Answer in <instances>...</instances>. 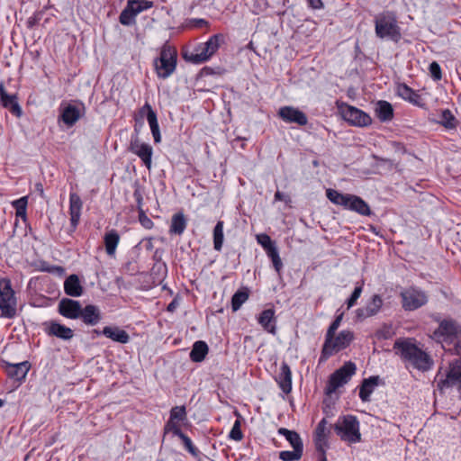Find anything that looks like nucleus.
Segmentation results:
<instances>
[{
	"instance_id": "obj_34",
	"label": "nucleus",
	"mask_w": 461,
	"mask_h": 461,
	"mask_svg": "<svg viewBox=\"0 0 461 461\" xmlns=\"http://www.w3.org/2000/svg\"><path fill=\"white\" fill-rule=\"evenodd\" d=\"M208 353V346L204 341L198 340L194 343L190 352V358L194 362L203 361Z\"/></svg>"
},
{
	"instance_id": "obj_28",
	"label": "nucleus",
	"mask_w": 461,
	"mask_h": 461,
	"mask_svg": "<svg viewBox=\"0 0 461 461\" xmlns=\"http://www.w3.org/2000/svg\"><path fill=\"white\" fill-rule=\"evenodd\" d=\"M258 321L266 331L276 334V329L275 324V311L273 309L264 310L260 313Z\"/></svg>"
},
{
	"instance_id": "obj_63",
	"label": "nucleus",
	"mask_w": 461,
	"mask_h": 461,
	"mask_svg": "<svg viewBox=\"0 0 461 461\" xmlns=\"http://www.w3.org/2000/svg\"><path fill=\"white\" fill-rule=\"evenodd\" d=\"M94 332H95L97 336H99V335H103V334H102V330L100 331V330H94Z\"/></svg>"
},
{
	"instance_id": "obj_41",
	"label": "nucleus",
	"mask_w": 461,
	"mask_h": 461,
	"mask_svg": "<svg viewBox=\"0 0 461 461\" xmlns=\"http://www.w3.org/2000/svg\"><path fill=\"white\" fill-rule=\"evenodd\" d=\"M267 255L271 259L275 270L278 274H280V272L283 268V262L280 258L277 248L276 247L271 248L270 249H268V252H267Z\"/></svg>"
},
{
	"instance_id": "obj_64",
	"label": "nucleus",
	"mask_w": 461,
	"mask_h": 461,
	"mask_svg": "<svg viewBox=\"0 0 461 461\" xmlns=\"http://www.w3.org/2000/svg\"><path fill=\"white\" fill-rule=\"evenodd\" d=\"M5 405V401L0 399V408H2Z\"/></svg>"
},
{
	"instance_id": "obj_29",
	"label": "nucleus",
	"mask_w": 461,
	"mask_h": 461,
	"mask_svg": "<svg viewBox=\"0 0 461 461\" xmlns=\"http://www.w3.org/2000/svg\"><path fill=\"white\" fill-rule=\"evenodd\" d=\"M378 376L364 379L359 388V397L363 402H369L370 396L378 384Z\"/></svg>"
},
{
	"instance_id": "obj_35",
	"label": "nucleus",
	"mask_w": 461,
	"mask_h": 461,
	"mask_svg": "<svg viewBox=\"0 0 461 461\" xmlns=\"http://www.w3.org/2000/svg\"><path fill=\"white\" fill-rule=\"evenodd\" d=\"M249 289L243 287L238 290L231 298V308L233 312L240 310L241 305L249 299Z\"/></svg>"
},
{
	"instance_id": "obj_52",
	"label": "nucleus",
	"mask_w": 461,
	"mask_h": 461,
	"mask_svg": "<svg viewBox=\"0 0 461 461\" xmlns=\"http://www.w3.org/2000/svg\"><path fill=\"white\" fill-rule=\"evenodd\" d=\"M139 221L145 229H151L153 221L146 215L142 209L139 210Z\"/></svg>"
},
{
	"instance_id": "obj_47",
	"label": "nucleus",
	"mask_w": 461,
	"mask_h": 461,
	"mask_svg": "<svg viewBox=\"0 0 461 461\" xmlns=\"http://www.w3.org/2000/svg\"><path fill=\"white\" fill-rule=\"evenodd\" d=\"M230 438L236 441H240L243 438V434L240 430V420H236L233 424V427L230 432Z\"/></svg>"
},
{
	"instance_id": "obj_15",
	"label": "nucleus",
	"mask_w": 461,
	"mask_h": 461,
	"mask_svg": "<svg viewBox=\"0 0 461 461\" xmlns=\"http://www.w3.org/2000/svg\"><path fill=\"white\" fill-rule=\"evenodd\" d=\"M129 150L137 155L149 170L151 169L153 149L149 144L140 142L137 138L132 139Z\"/></svg>"
},
{
	"instance_id": "obj_31",
	"label": "nucleus",
	"mask_w": 461,
	"mask_h": 461,
	"mask_svg": "<svg viewBox=\"0 0 461 461\" xmlns=\"http://www.w3.org/2000/svg\"><path fill=\"white\" fill-rule=\"evenodd\" d=\"M187 221L185 214L181 212L175 213L171 218L169 233L174 235H182L186 229Z\"/></svg>"
},
{
	"instance_id": "obj_58",
	"label": "nucleus",
	"mask_w": 461,
	"mask_h": 461,
	"mask_svg": "<svg viewBox=\"0 0 461 461\" xmlns=\"http://www.w3.org/2000/svg\"><path fill=\"white\" fill-rule=\"evenodd\" d=\"M319 453V461H328L326 457V449H323V452Z\"/></svg>"
},
{
	"instance_id": "obj_62",
	"label": "nucleus",
	"mask_w": 461,
	"mask_h": 461,
	"mask_svg": "<svg viewBox=\"0 0 461 461\" xmlns=\"http://www.w3.org/2000/svg\"><path fill=\"white\" fill-rule=\"evenodd\" d=\"M197 23H198V24H199V25H203V24H204V25H206V24L208 23H207L205 20H203V19H200V20H198V21H197Z\"/></svg>"
},
{
	"instance_id": "obj_17",
	"label": "nucleus",
	"mask_w": 461,
	"mask_h": 461,
	"mask_svg": "<svg viewBox=\"0 0 461 461\" xmlns=\"http://www.w3.org/2000/svg\"><path fill=\"white\" fill-rule=\"evenodd\" d=\"M330 433V428L328 427V421L323 418L317 425L314 431V445L317 452H323L329 447L328 438Z\"/></svg>"
},
{
	"instance_id": "obj_18",
	"label": "nucleus",
	"mask_w": 461,
	"mask_h": 461,
	"mask_svg": "<svg viewBox=\"0 0 461 461\" xmlns=\"http://www.w3.org/2000/svg\"><path fill=\"white\" fill-rule=\"evenodd\" d=\"M278 114L282 120L286 122L297 123L300 126H304L308 122L305 113L292 106H284L280 108Z\"/></svg>"
},
{
	"instance_id": "obj_32",
	"label": "nucleus",
	"mask_w": 461,
	"mask_h": 461,
	"mask_svg": "<svg viewBox=\"0 0 461 461\" xmlns=\"http://www.w3.org/2000/svg\"><path fill=\"white\" fill-rule=\"evenodd\" d=\"M375 113L380 121L388 122L393 117V109L387 101H379L375 106Z\"/></svg>"
},
{
	"instance_id": "obj_56",
	"label": "nucleus",
	"mask_w": 461,
	"mask_h": 461,
	"mask_svg": "<svg viewBox=\"0 0 461 461\" xmlns=\"http://www.w3.org/2000/svg\"><path fill=\"white\" fill-rule=\"evenodd\" d=\"M308 4L313 9H321L323 7L321 0H308Z\"/></svg>"
},
{
	"instance_id": "obj_33",
	"label": "nucleus",
	"mask_w": 461,
	"mask_h": 461,
	"mask_svg": "<svg viewBox=\"0 0 461 461\" xmlns=\"http://www.w3.org/2000/svg\"><path fill=\"white\" fill-rule=\"evenodd\" d=\"M104 240L106 253L113 256L120 241V235L115 230H111L105 233Z\"/></svg>"
},
{
	"instance_id": "obj_11",
	"label": "nucleus",
	"mask_w": 461,
	"mask_h": 461,
	"mask_svg": "<svg viewBox=\"0 0 461 461\" xmlns=\"http://www.w3.org/2000/svg\"><path fill=\"white\" fill-rule=\"evenodd\" d=\"M400 296L405 311H415L428 303V295L420 288L411 286L403 289Z\"/></svg>"
},
{
	"instance_id": "obj_2",
	"label": "nucleus",
	"mask_w": 461,
	"mask_h": 461,
	"mask_svg": "<svg viewBox=\"0 0 461 461\" xmlns=\"http://www.w3.org/2000/svg\"><path fill=\"white\" fill-rule=\"evenodd\" d=\"M375 32L377 38L398 42L402 39L401 27L393 11H383L375 16Z\"/></svg>"
},
{
	"instance_id": "obj_27",
	"label": "nucleus",
	"mask_w": 461,
	"mask_h": 461,
	"mask_svg": "<svg viewBox=\"0 0 461 461\" xmlns=\"http://www.w3.org/2000/svg\"><path fill=\"white\" fill-rule=\"evenodd\" d=\"M64 291L66 294L72 297H78L83 294V287L77 275L73 274L67 277L64 282Z\"/></svg>"
},
{
	"instance_id": "obj_19",
	"label": "nucleus",
	"mask_w": 461,
	"mask_h": 461,
	"mask_svg": "<svg viewBox=\"0 0 461 461\" xmlns=\"http://www.w3.org/2000/svg\"><path fill=\"white\" fill-rule=\"evenodd\" d=\"M81 308L79 302L68 298H63L59 303V312L68 319L79 318Z\"/></svg>"
},
{
	"instance_id": "obj_44",
	"label": "nucleus",
	"mask_w": 461,
	"mask_h": 461,
	"mask_svg": "<svg viewBox=\"0 0 461 461\" xmlns=\"http://www.w3.org/2000/svg\"><path fill=\"white\" fill-rule=\"evenodd\" d=\"M257 240L264 248L266 253L268 252V249H270L271 248L276 247L267 234L258 235Z\"/></svg>"
},
{
	"instance_id": "obj_43",
	"label": "nucleus",
	"mask_w": 461,
	"mask_h": 461,
	"mask_svg": "<svg viewBox=\"0 0 461 461\" xmlns=\"http://www.w3.org/2000/svg\"><path fill=\"white\" fill-rule=\"evenodd\" d=\"M440 122L447 129L456 127V119L449 110H444L441 113Z\"/></svg>"
},
{
	"instance_id": "obj_24",
	"label": "nucleus",
	"mask_w": 461,
	"mask_h": 461,
	"mask_svg": "<svg viewBox=\"0 0 461 461\" xmlns=\"http://www.w3.org/2000/svg\"><path fill=\"white\" fill-rule=\"evenodd\" d=\"M80 116V109L77 105L71 104H61L60 118L66 125H74Z\"/></svg>"
},
{
	"instance_id": "obj_51",
	"label": "nucleus",
	"mask_w": 461,
	"mask_h": 461,
	"mask_svg": "<svg viewBox=\"0 0 461 461\" xmlns=\"http://www.w3.org/2000/svg\"><path fill=\"white\" fill-rule=\"evenodd\" d=\"M144 111H147V121L149 124H152L153 122L158 121L156 113L153 111L152 107L148 103H146L144 106L141 108V113H143Z\"/></svg>"
},
{
	"instance_id": "obj_13",
	"label": "nucleus",
	"mask_w": 461,
	"mask_h": 461,
	"mask_svg": "<svg viewBox=\"0 0 461 461\" xmlns=\"http://www.w3.org/2000/svg\"><path fill=\"white\" fill-rule=\"evenodd\" d=\"M340 113L345 121L351 125L365 127L371 123V117L362 110L348 104L339 107Z\"/></svg>"
},
{
	"instance_id": "obj_7",
	"label": "nucleus",
	"mask_w": 461,
	"mask_h": 461,
	"mask_svg": "<svg viewBox=\"0 0 461 461\" xmlns=\"http://www.w3.org/2000/svg\"><path fill=\"white\" fill-rule=\"evenodd\" d=\"M176 51L170 46L165 45L161 49L159 57L154 60L157 75L159 78L169 77L176 68Z\"/></svg>"
},
{
	"instance_id": "obj_53",
	"label": "nucleus",
	"mask_w": 461,
	"mask_h": 461,
	"mask_svg": "<svg viewBox=\"0 0 461 461\" xmlns=\"http://www.w3.org/2000/svg\"><path fill=\"white\" fill-rule=\"evenodd\" d=\"M150 131L152 133V136L154 138L155 143H159L161 141V135L159 131V126L158 121L153 122L152 124H149Z\"/></svg>"
},
{
	"instance_id": "obj_12",
	"label": "nucleus",
	"mask_w": 461,
	"mask_h": 461,
	"mask_svg": "<svg viewBox=\"0 0 461 461\" xmlns=\"http://www.w3.org/2000/svg\"><path fill=\"white\" fill-rule=\"evenodd\" d=\"M10 86V79L0 83V104L3 107L8 109L12 114L20 117L22 109L18 104L16 94L9 89Z\"/></svg>"
},
{
	"instance_id": "obj_16",
	"label": "nucleus",
	"mask_w": 461,
	"mask_h": 461,
	"mask_svg": "<svg viewBox=\"0 0 461 461\" xmlns=\"http://www.w3.org/2000/svg\"><path fill=\"white\" fill-rule=\"evenodd\" d=\"M187 418L185 406H175L170 410L169 420L164 427L165 433H174L176 430H181L179 422L185 420Z\"/></svg>"
},
{
	"instance_id": "obj_37",
	"label": "nucleus",
	"mask_w": 461,
	"mask_h": 461,
	"mask_svg": "<svg viewBox=\"0 0 461 461\" xmlns=\"http://www.w3.org/2000/svg\"><path fill=\"white\" fill-rule=\"evenodd\" d=\"M223 221H219L213 229V249L221 251L223 244Z\"/></svg>"
},
{
	"instance_id": "obj_22",
	"label": "nucleus",
	"mask_w": 461,
	"mask_h": 461,
	"mask_svg": "<svg viewBox=\"0 0 461 461\" xmlns=\"http://www.w3.org/2000/svg\"><path fill=\"white\" fill-rule=\"evenodd\" d=\"M82 209V201L80 196L76 193H71L69 195V214L70 225L74 230L78 225Z\"/></svg>"
},
{
	"instance_id": "obj_50",
	"label": "nucleus",
	"mask_w": 461,
	"mask_h": 461,
	"mask_svg": "<svg viewBox=\"0 0 461 461\" xmlns=\"http://www.w3.org/2000/svg\"><path fill=\"white\" fill-rule=\"evenodd\" d=\"M429 69L434 80L438 81L441 79V68L438 62L433 61L432 63H430Z\"/></svg>"
},
{
	"instance_id": "obj_48",
	"label": "nucleus",
	"mask_w": 461,
	"mask_h": 461,
	"mask_svg": "<svg viewBox=\"0 0 461 461\" xmlns=\"http://www.w3.org/2000/svg\"><path fill=\"white\" fill-rule=\"evenodd\" d=\"M342 318H343V314L342 313L338 315L335 318V320L332 321V323L330 324V326L329 327V329L327 330L326 337L330 338V337L335 335L336 330L339 329V327L340 325Z\"/></svg>"
},
{
	"instance_id": "obj_3",
	"label": "nucleus",
	"mask_w": 461,
	"mask_h": 461,
	"mask_svg": "<svg viewBox=\"0 0 461 461\" xmlns=\"http://www.w3.org/2000/svg\"><path fill=\"white\" fill-rule=\"evenodd\" d=\"M326 195L332 203L342 206L344 209L356 212L363 216L372 214L369 205L357 195L341 194L334 189H327Z\"/></svg>"
},
{
	"instance_id": "obj_42",
	"label": "nucleus",
	"mask_w": 461,
	"mask_h": 461,
	"mask_svg": "<svg viewBox=\"0 0 461 461\" xmlns=\"http://www.w3.org/2000/svg\"><path fill=\"white\" fill-rule=\"evenodd\" d=\"M303 450L293 449V451H281L279 453V458L283 461H298L303 456Z\"/></svg>"
},
{
	"instance_id": "obj_55",
	"label": "nucleus",
	"mask_w": 461,
	"mask_h": 461,
	"mask_svg": "<svg viewBox=\"0 0 461 461\" xmlns=\"http://www.w3.org/2000/svg\"><path fill=\"white\" fill-rule=\"evenodd\" d=\"M296 431H294V430H290V429H287L285 428H280L278 429V434L284 436L285 438V439H288L291 438V436H293Z\"/></svg>"
},
{
	"instance_id": "obj_57",
	"label": "nucleus",
	"mask_w": 461,
	"mask_h": 461,
	"mask_svg": "<svg viewBox=\"0 0 461 461\" xmlns=\"http://www.w3.org/2000/svg\"><path fill=\"white\" fill-rule=\"evenodd\" d=\"M285 194L281 193L280 191H276L275 194V200L276 201H283L285 200Z\"/></svg>"
},
{
	"instance_id": "obj_26",
	"label": "nucleus",
	"mask_w": 461,
	"mask_h": 461,
	"mask_svg": "<svg viewBox=\"0 0 461 461\" xmlns=\"http://www.w3.org/2000/svg\"><path fill=\"white\" fill-rule=\"evenodd\" d=\"M84 323L87 325H96L101 321V312L95 305H86L85 308H81V314Z\"/></svg>"
},
{
	"instance_id": "obj_30",
	"label": "nucleus",
	"mask_w": 461,
	"mask_h": 461,
	"mask_svg": "<svg viewBox=\"0 0 461 461\" xmlns=\"http://www.w3.org/2000/svg\"><path fill=\"white\" fill-rule=\"evenodd\" d=\"M396 92L397 95L405 101H408L415 105H421L420 103V95L413 89L409 87L406 84H399L397 86Z\"/></svg>"
},
{
	"instance_id": "obj_46",
	"label": "nucleus",
	"mask_w": 461,
	"mask_h": 461,
	"mask_svg": "<svg viewBox=\"0 0 461 461\" xmlns=\"http://www.w3.org/2000/svg\"><path fill=\"white\" fill-rule=\"evenodd\" d=\"M362 290H363L362 285H357L355 287L353 293L351 294L350 297L348 298V300L347 302L348 309L353 307L356 304L357 299L360 297V295L362 294Z\"/></svg>"
},
{
	"instance_id": "obj_49",
	"label": "nucleus",
	"mask_w": 461,
	"mask_h": 461,
	"mask_svg": "<svg viewBox=\"0 0 461 461\" xmlns=\"http://www.w3.org/2000/svg\"><path fill=\"white\" fill-rule=\"evenodd\" d=\"M290 445L292 446L293 449H301L303 450V443L300 437V435L295 432L293 436H291L290 438L286 439Z\"/></svg>"
},
{
	"instance_id": "obj_23",
	"label": "nucleus",
	"mask_w": 461,
	"mask_h": 461,
	"mask_svg": "<svg viewBox=\"0 0 461 461\" xmlns=\"http://www.w3.org/2000/svg\"><path fill=\"white\" fill-rule=\"evenodd\" d=\"M276 381L285 393H289L292 391V372L287 363L281 364L280 372Z\"/></svg>"
},
{
	"instance_id": "obj_21",
	"label": "nucleus",
	"mask_w": 461,
	"mask_h": 461,
	"mask_svg": "<svg viewBox=\"0 0 461 461\" xmlns=\"http://www.w3.org/2000/svg\"><path fill=\"white\" fill-rule=\"evenodd\" d=\"M45 330L50 336H54L64 340H68L74 336V332L70 328L57 321H52L45 323Z\"/></svg>"
},
{
	"instance_id": "obj_40",
	"label": "nucleus",
	"mask_w": 461,
	"mask_h": 461,
	"mask_svg": "<svg viewBox=\"0 0 461 461\" xmlns=\"http://www.w3.org/2000/svg\"><path fill=\"white\" fill-rule=\"evenodd\" d=\"M135 17L136 15L132 12V10L129 7L128 5H126L125 8L122 11L119 21L122 25H131L135 23Z\"/></svg>"
},
{
	"instance_id": "obj_20",
	"label": "nucleus",
	"mask_w": 461,
	"mask_h": 461,
	"mask_svg": "<svg viewBox=\"0 0 461 461\" xmlns=\"http://www.w3.org/2000/svg\"><path fill=\"white\" fill-rule=\"evenodd\" d=\"M383 306V299L379 294H374L366 304L357 310V316L359 319H366L379 312Z\"/></svg>"
},
{
	"instance_id": "obj_36",
	"label": "nucleus",
	"mask_w": 461,
	"mask_h": 461,
	"mask_svg": "<svg viewBox=\"0 0 461 461\" xmlns=\"http://www.w3.org/2000/svg\"><path fill=\"white\" fill-rule=\"evenodd\" d=\"M27 200L28 196L26 195L12 203L16 211V218H21L24 222L27 221Z\"/></svg>"
},
{
	"instance_id": "obj_25",
	"label": "nucleus",
	"mask_w": 461,
	"mask_h": 461,
	"mask_svg": "<svg viewBox=\"0 0 461 461\" xmlns=\"http://www.w3.org/2000/svg\"><path fill=\"white\" fill-rule=\"evenodd\" d=\"M102 334L106 338L122 344H126L130 341L129 334L124 330L116 326H105L102 330Z\"/></svg>"
},
{
	"instance_id": "obj_5",
	"label": "nucleus",
	"mask_w": 461,
	"mask_h": 461,
	"mask_svg": "<svg viewBox=\"0 0 461 461\" xmlns=\"http://www.w3.org/2000/svg\"><path fill=\"white\" fill-rule=\"evenodd\" d=\"M224 42L222 34H214L204 42L199 44L193 51L185 52L184 59L194 64H201L207 61Z\"/></svg>"
},
{
	"instance_id": "obj_59",
	"label": "nucleus",
	"mask_w": 461,
	"mask_h": 461,
	"mask_svg": "<svg viewBox=\"0 0 461 461\" xmlns=\"http://www.w3.org/2000/svg\"><path fill=\"white\" fill-rule=\"evenodd\" d=\"M176 303L175 301H172V302L167 305V310L168 312H174V311H175V309H176Z\"/></svg>"
},
{
	"instance_id": "obj_1",
	"label": "nucleus",
	"mask_w": 461,
	"mask_h": 461,
	"mask_svg": "<svg viewBox=\"0 0 461 461\" xmlns=\"http://www.w3.org/2000/svg\"><path fill=\"white\" fill-rule=\"evenodd\" d=\"M394 348L400 351L401 357L414 368L428 371L433 366L431 357L411 340L396 341Z\"/></svg>"
},
{
	"instance_id": "obj_4",
	"label": "nucleus",
	"mask_w": 461,
	"mask_h": 461,
	"mask_svg": "<svg viewBox=\"0 0 461 461\" xmlns=\"http://www.w3.org/2000/svg\"><path fill=\"white\" fill-rule=\"evenodd\" d=\"M432 339L442 344H454L456 352L461 355V325L452 319H445L439 322L438 328L435 330Z\"/></svg>"
},
{
	"instance_id": "obj_9",
	"label": "nucleus",
	"mask_w": 461,
	"mask_h": 461,
	"mask_svg": "<svg viewBox=\"0 0 461 461\" xmlns=\"http://www.w3.org/2000/svg\"><path fill=\"white\" fill-rule=\"evenodd\" d=\"M354 339V333L350 330H342L337 336L325 337L321 350V358L327 359L334 353L339 352L350 345Z\"/></svg>"
},
{
	"instance_id": "obj_10",
	"label": "nucleus",
	"mask_w": 461,
	"mask_h": 461,
	"mask_svg": "<svg viewBox=\"0 0 461 461\" xmlns=\"http://www.w3.org/2000/svg\"><path fill=\"white\" fill-rule=\"evenodd\" d=\"M356 370L357 366L353 362H346L330 375L326 387V393L330 395L335 393L338 388L346 384L356 373Z\"/></svg>"
},
{
	"instance_id": "obj_6",
	"label": "nucleus",
	"mask_w": 461,
	"mask_h": 461,
	"mask_svg": "<svg viewBox=\"0 0 461 461\" xmlns=\"http://www.w3.org/2000/svg\"><path fill=\"white\" fill-rule=\"evenodd\" d=\"M338 436L348 443L360 441L359 422L355 416L348 415L340 418L334 425Z\"/></svg>"
},
{
	"instance_id": "obj_14",
	"label": "nucleus",
	"mask_w": 461,
	"mask_h": 461,
	"mask_svg": "<svg viewBox=\"0 0 461 461\" xmlns=\"http://www.w3.org/2000/svg\"><path fill=\"white\" fill-rule=\"evenodd\" d=\"M0 366L10 379L19 384L25 380L26 375L29 372V361L26 360L20 363H12L1 359Z\"/></svg>"
},
{
	"instance_id": "obj_61",
	"label": "nucleus",
	"mask_w": 461,
	"mask_h": 461,
	"mask_svg": "<svg viewBox=\"0 0 461 461\" xmlns=\"http://www.w3.org/2000/svg\"><path fill=\"white\" fill-rule=\"evenodd\" d=\"M376 337H377L378 339H387V336H386V334H385V333H384V331H378V332L376 333Z\"/></svg>"
},
{
	"instance_id": "obj_54",
	"label": "nucleus",
	"mask_w": 461,
	"mask_h": 461,
	"mask_svg": "<svg viewBox=\"0 0 461 461\" xmlns=\"http://www.w3.org/2000/svg\"><path fill=\"white\" fill-rule=\"evenodd\" d=\"M49 273L57 275L59 276H63L65 275V269L62 267L59 266H51L44 268Z\"/></svg>"
},
{
	"instance_id": "obj_8",
	"label": "nucleus",
	"mask_w": 461,
	"mask_h": 461,
	"mask_svg": "<svg viewBox=\"0 0 461 461\" xmlns=\"http://www.w3.org/2000/svg\"><path fill=\"white\" fill-rule=\"evenodd\" d=\"M16 314V298L8 279H0V317L13 318Z\"/></svg>"
},
{
	"instance_id": "obj_45",
	"label": "nucleus",
	"mask_w": 461,
	"mask_h": 461,
	"mask_svg": "<svg viewBox=\"0 0 461 461\" xmlns=\"http://www.w3.org/2000/svg\"><path fill=\"white\" fill-rule=\"evenodd\" d=\"M143 188L140 186V185L136 182L134 184V192H133V197L137 203L138 209H142L143 204Z\"/></svg>"
},
{
	"instance_id": "obj_60",
	"label": "nucleus",
	"mask_w": 461,
	"mask_h": 461,
	"mask_svg": "<svg viewBox=\"0 0 461 461\" xmlns=\"http://www.w3.org/2000/svg\"><path fill=\"white\" fill-rule=\"evenodd\" d=\"M35 189H36V191H37V192H39V194H40L41 195H42V194H43V187H42V185H41V184H36V185H35Z\"/></svg>"
},
{
	"instance_id": "obj_38",
	"label": "nucleus",
	"mask_w": 461,
	"mask_h": 461,
	"mask_svg": "<svg viewBox=\"0 0 461 461\" xmlns=\"http://www.w3.org/2000/svg\"><path fill=\"white\" fill-rule=\"evenodd\" d=\"M127 5L136 16L142 11L148 10L153 6V3L148 0H129Z\"/></svg>"
},
{
	"instance_id": "obj_39",
	"label": "nucleus",
	"mask_w": 461,
	"mask_h": 461,
	"mask_svg": "<svg viewBox=\"0 0 461 461\" xmlns=\"http://www.w3.org/2000/svg\"><path fill=\"white\" fill-rule=\"evenodd\" d=\"M174 436L178 437L183 444L185 448L194 456H198L199 450L194 446L192 440L190 438H188L185 434L182 432V430H176V432L172 433Z\"/></svg>"
}]
</instances>
